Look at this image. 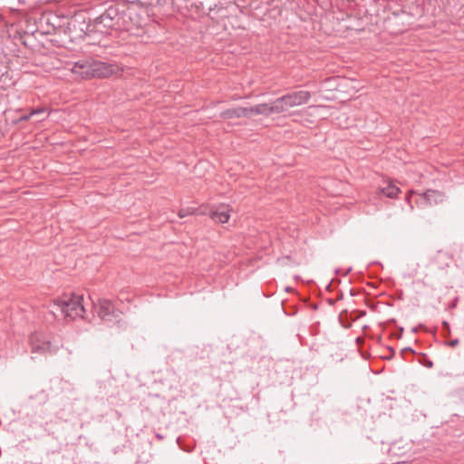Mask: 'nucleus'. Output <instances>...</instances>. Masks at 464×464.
Instances as JSON below:
<instances>
[{
	"instance_id": "nucleus-17",
	"label": "nucleus",
	"mask_w": 464,
	"mask_h": 464,
	"mask_svg": "<svg viewBox=\"0 0 464 464\" xmlns=\"http://www.w3.org/2000/svg\"><path fill=\"white\" fill-rule=\"evenodd\" d=\"M432 366V362H428V367H431Z\"/></svg>"
},
{
	"instance_id": "nucleus-14",
	"label": "nucleus",
	"mask_w": 464,
	"mask_h": 464,
	"mask_svg": "<svg viewBox=\"0 0 464 464\" xmlns=\"http://www.w3.org/2000/svg\"><path fill=\"white\" fill-rule=\"evenodd\" d=\"M5 117H6V118H5V121H8V116H7L6 111H5Z\"/></svg>"
},
{
	"instance_id": "nucleus-10",
	"label": "nucleus",
	"mask_w": 464,
	"mask_h": 464,
	"mask_svg": "<svg viewBox=\"0 0 464 464\" xmlns=\"http://www.w3.org/2000/svg\"><path fill=\"white\" fill-rule=\"evenodd\" d=\"M382 193L388 198H395L400 193V188L393 184H388L381 189Z\"/></svg>"
},
{
	"instance_id": "nucleus-7",
	"label": "nucleus",
	"mask_w": 464,
	"mask_h": 464,
	"mask_svg": "<svg viewBox=\"0 0 464 464\" xmlns=\"http://www.w3.org/2000/svg\"><path fill=\"white\" fill-rule=\"evenodd\" d=\"M230 211L231 208L228 205H220L210 213V218L215 222L224 224L228 221L230 218Z\"/></svg>"
},
{
	"instance_id": "nucleus-5",
	"label": "nucleus",
	"mask_w": 464,
	"mask_h": 464,
	"mask_svg": "<svg viewBox=\"0 0 464 464\" xmlns=\"http://www.w3.org/2000/svg\"><path fill=\"white\" fill-rule=\"evenodd\" d=\"M275 102L273 101L270 103H261L251 107H245L246 110V117L250 118L256 115H271L276 114Z\"/></svg>"
},
{
	"instance_id": "nucleus-15",
	"label": "nucleus",
	"mask_w": 464,
	"mask_h": 464,
	"mask_svg": "<svg viewBox=\"0 0 464 464\" xmlns=\"http://www.w3.org/2000/svg\"><path fill=\"white\" fill-rule=\"evenodd\" d=\"M406 200L410 203V195L407 196Z\"/></svg>"
},
{
	"instance_id": "nucleus-2",
	"label": "nucleus",
	"mask_w": 464,
	"mask_h": 464,
	"mask_svg": "<svg viewBox=\"0 0 464 464\" xmlns=\"http://www.w3.org/2000/svg\"><path fill=\"white\" fill-rule=\"evenodd\" d=\"M71 71L82 79L91 77L106 78L114 73L115 68L113 65L105 63L82 60L76 62L71 68Z\"/></svg>"
},
{
	"instance_id": "nucleus-1",
	"label": "nucleus",
	"mask_w": 464,
	"mask_h": 464,
	"mask_svg": "<svg viewBox=\"0 0 464 464\" xmlns=\"http://www.w3.org/2000/svg\"><path fill=\"white\" fill-rule=\"evenodd\" d=\"M82 302V295H63L53 301L50 304V311L55 316H57V313H60L65 319L83 318L85 308Z\"/></svg>"
},
{
	"instance_id": "nucleus-13",
	"label": "nucleus",
	"mask_w": 464,
	"mask_h": 464,
	"mask_svg": "<svg viewBox=\"0 0 464 464\" xmlns=\"http://www.w3.org/2000/svg\"><path fill=\"white\" fill-rule=\"evenodd\" d=\"M458 343H459V340L458 339H454V340L450 341V346H456Z\"/></svg>"
},
{
	"instance_id": "nucleus-12",
	"label": "nucleus",
	"mask_w": 464,
	"mask_h": 464,
	"mask_svg": "<svg viewBox=\"0 0 464 464\" xmlns=\"http://www.w3.org/2000/svg\"><path fill=\"white\" fill-rule=\"evenodd\" d=\"M194 213V210H192L191 208H186V209H181L179 211L178 213V216L180 218H183L188 215H192Z\"/></svg>"
},
{
	"instance_id": "nucleus-8",
	"label": "nucleus",
	"mask_w": 464,
	"mask_h": 464,
	"mask_svg": "<svg viewBox=\"0 0 464 464\" xmlns=\"http://www.w3.org/2000/svg\"><path fill=\"white\" fill-rule=\"evenodd\" d=\"M45 112H46V109L44 107L34 109L30 111L29 114H22L17 118V120L13 121L12 122L15 123L17 121H28L34 117H36L35 121H42L47 117L45 115Z\"/></svg>"
},
{
	"instance_id": "nucleus-3",
	"label": "nucleus",
	"mask_w": 464,
	"mask_h": 464,
	"mask_svg": "<svg viewBox=\"0 0 464 464\" xmlns=\"http://www.w3.org/2000/svg\"><path fill=\"white\" fill-rule=\"evenodd\" d=\"M310 98L311 93L303 90L289 92L280 98H277L274 101L276 114L285 112L291 108L305 104L308 102Z\"/></svg>"
},
{
	"instance_id": "nucleus-16",
	"label": "nucleus",
	"mask_w": 464,
	"mask_h": 464,
	"mask_svg": "<svg viewBox=\"0 0 464 464\" xmlns=\"http://www.w3.org/2000/svg\"><path fill=\"white\" fill-rule=\"evenodd\" d=\"M443 324L447 327H449V324L447 322H444Z\"/></svg>"
},
{
	"instance_id": "nucleus-9",
	"label": "nucleus",
	"mask_w": 464,
	"mask_h": 464,
	"mask_svg": "<svg viewBox=\"0 0 464 464\" xmlns=\"http://www.w3.org/2000/svg\"><path fill=\"white\" fill-rule=\"evenodd\" d=\"M221 117L224 119H234V118L246 117L245 107H237V108H232V109L226 110L221 113Z\"/></svg>"
},
{
	"instance_id": "nucleus-4",
	"label": "nucleus",
	"mask_w": 464,
	"mask_h": 464,
	"mask_svg": "<svg viewBox=\"0 0 464 464\" xmlns=\"http://www.w3.org/2000/svg\"><path fill=\"white\" fill-rule=\"evenodd\" d=\"M59 343H53L42 333H34L30 336V347L33 353H56L60 349Z\"/></svg>"
},
{
	"instance_id": "nucleus-11",
	"label": "nucleus",
	"mask_w": 464,
	"mask_h": 464,
	"mask_svg": "<svg viewBox=\"0 0 464 464\" xmlns=\"http://www.w3.org/2000/svg\"><path fill=\"white\" fill-rule=\"evenodd\" d=\"M438 191L435 190H427L422 194L423 198L427 199L429 202H430L431 198H433L435 196H438Z\"/></svg>"
},
{
	"instance_id": "nucleus-6",
	"label": "nucleus",
	"mask_w": 464,
	"mask_h": 464,
	"mask_svg": "<svg viewBox=\"0 0 464 464\" xmlns=\"http://www.w3.org/2000/svg\"><path fill=\"white\" fill-rule=\"evenodd\" d=\"M99 317L104 321H111L114 313L113 304L106 299L100 300L96 305Z\"/></svg>"
}]
</instances>
